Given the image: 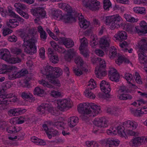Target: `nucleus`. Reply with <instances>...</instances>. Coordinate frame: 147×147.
I'll return each instance as SVG.
<instances>
[{
	"instance_id": "nucleus-19",
	"label": "nucleus",
	"mask_w": 147,
	"mask_h": 147,
	"mask_svg": "<svg viewBox=\"0 0 147 147\" xmlns=\"http://www.w3.org/2000/svg\"><path fill=\"white\" fill-rule=\"evenodd\" d=\"M78 14L80 15L79 13H71L70 15L63 16L62 15L61 19H63L64 22L65 23L72 22L74 21L75 17H78Z\"/></svg>"
},
{
	"instance_id": "nucleus-35",
	"label": "nucleus",
	"mask_w": 147,
	"mask_h": 147,
	"mask_svg": "<svg viewBox=\"0 0 147 147\" xmlns=\"http://www.w3.org/2000/svg\"><path fill=\"white\" fill-rule=\"evenodd\" d=\"M62 11L59 9L54 10L52 11V15L55 19H57L59 17L61 19L62 16Z\"/></svg>"
},
{
	"instance_id": "nucleus-20",
	"label": "nucleus",
	"mask_w": 147,
	"mask_h": 147,
	"mask_svg": "<svg viewBox=\"0 0 147 147\" xmlns=\"http://www.w3.org/2000/svg\"><path fill=\"white\" fill-rule=\"evenodd\" d=\"M11 57L9 51L7 49L0 50V58L7 61Z\"/></svg>"
},
{
	"instance_id": "nucleus-1",
	"label": "nucleus",
	"mask_w": 147,
	"mask_h": 147,
	"mask_svg": "<svg viewBox=\"0 0 147 147\" xmlns=\"http://www.w3.org/2000/svg\"><path fill=\"white\" fill-rule=\"evenodd\" d=\"M78 109L80 113H82L80 116V119H92L101 112L100 107L92 103H80Z\"/></svg>"
},
{
	"instance_id": "nucleus-42",
	"label": "nucleus",
	"mask_w": 147,
	"mask_h": 147,
	"mask_svg": "<svg viewBox=\"0 0 147 147\" xmlns=\"http://www.w3.org/2000/svg\"><path fill=\"white\" fill-rule=\"evenodd\" d=\"M124 17L126 20L128 22H134L137 21V20L129 14L125 13L124 15Z\"/></svg>"
},
{
	"instance_id": "nucleus-18",
	"label": "nucleus",
	"mask_w": 147,
	"mask_h": 147,
	"mask_svg": "<svg viewBox=\"0 0 147 147\" xmlns=\"http://www.w3.org/2000/svg\"><path fill=\"white\" fill-rule=\"evenodd\" d=\"M120 143V141L116 138L108 139L106 142V147H117Z\"/></svg>"
},
{
	"instance_id": "nucleus-43",
	"label": "nucleus",
	"mask_w": 147,
	"mask_h": 147,
	"mask_svg": "<svg viewBox=\"0 0 147 147\" xmlns=\"http://www.w3.org/2000/svg\"><path fill=\"white\" fill-rule=\"evenodd\" d=\"M117 54L116 49L114 46H112L110 48L109 56L110 58L113 59Z\"/></svg>"
},
{
	"instance_id": "nucleus-6",
	"label": "nucleus",
	"mask_w": 147,
	"mask_h": 147,
	"mask_svg": "<svg viewBox=\"0 0 147 147\" xmlns=\"http://www.w3.org/2000/svg\"><path fill=\"white\" fill-rule=\"evenodd\" d=\"M122 21L121 18L118 14L106 17L105 20L106 24L110 26L112 29L118 28Z\"/></svg>"
},
{
	"instance_id": "nucleus-56",
	"label": "nucleus",
	"mask_w": 147,
	"mask_h": 147,
	"mask_svg": "<svg viewBox=\"0 0 147 147\" xmlns=\"http://www.w3.org/2000/svg\"><path fill=\"white\" fill-rule=\"evenodd\" d=\"M68 125L71 128L76 126L78 123V120H68Z\"/></svg>"
},
{
	"instance_id": "nucleus-30",
	"label": "nucleus",
	"mask_w": 147,
	"mask_h": 147,
	"mask_svg": "<svg viewBox=\"0 0 147 147\" xmlns=\"http://www.w3.org/2000/svg\"><path fill=\"white\" fill-rule=\"evenodd\" d=\"M129 43H127L125 41H124L120 43L119 44V46L121 49V50L124 52H126L127 51L129 53H131L132 51L133 50L132 49H130V50H128V47Z\"/></svg>"
},
{
	"instance_id": "nucleus-49",
	"label": "nucleus",
	"mask_w": 147,
	"mask_h": 147,
	"mask_svg": "<svg viewBox=\"0 0 147 147\" xmlns=\"http://www.w3.org/2000/svg\"><path fill=\"white\" fill-rule=\"evenodd\" d=\"M75 54V52L72 49L69 50L68 53L66 55L65 57V58L66 59L67 58H68L67 60L70 61L71 59L73 58L74 55Z\"/></svg>"
},
{
	"instance_id": "nucleus-17",
	"label": "nucleus",
	"mask_w": 147,
	"mask_h": 147,
	"mask_svg": "<svg viewBox=\"0 0 147 147\" xmlns=\"http://www.w3.org/2000/svg\"><path fill=\"white\" fill-rule=\"evenodd\" d=\"M100 86L101 90L106 94H107V96H109V94L111 90L109 83L105 80H102L100 84Z\"/></svg>"
},
{
	"instance_id": "nucleus-24",
	"label": "nucleus",
	"mask_w": 147,
	"mask_h": 147,
	"mask_svg": "<svg viewBox=\"0 0 147 147\" xmlns=\"http://www.w3.org/2000/svg\"><path fill=\"white\" fill-rule=\"evenodd\" d=\"M60 39L63 44L67 48H69L71 47L74 45V42L70 38L63 37L61 38Z\"/></svg>"
},
{
	"instance_id": "nucleus-28",
	"label": "nucleus",
	"mask_w": 147,
	"mask_h": 147,
	"mask_svg": "<svg viewBox=\"0 0 147 147\" xmlns=\"http://www.w3.org/2000/svg\"><path fill=\"white\" fill-rule=\"evenodd\" d=\"M14 7L15 8L16 10L18 13L19 11H22L25 10L27 8L26 5L18 2L15 3Z\"/></svg>"
},
{
	"instance_id": "nucleus-53",
	"label": "nucleus",
	"mask_w": 147,
	"mask_h": 147,
	"mask_svg": "<svg viewBox=\"0 0 147 147\" xmlns=\"http://www.w3.org/2000/svg\"><path fill=\"white\" fill-rule=\"evenodd\" d=\"M50 61L54 64L57 63L59 61L57 56V55H53L49 56Z\"/></svg>"
},
{
	"instance_id": "nucleus-54",
	"label": "nucleus",
	"mask_w": 147,
	"mask_h": 147,
	"mask_svg": "<svg viewBox=\"0 0 147 147\" xmlns=\"http://www.w3.org/2000/svg\"><path fill=\"white\" fill-rule=\"evenodd\" d=\"M75 63L78 65L82 66L84 63V61L80 56H78L76 57L75 60Z\"/></svg>"
},
{
	"instance_id": "nucleus-16",
	"label": "nucleus",
	"mask_w": 147,
	"mask_h": 147,
	"mask_svg": "<svg viewBox=\"0 0 147 147\" xmlns=\"http://www.w3.org/2000/svg\"><path fill=\"white\" fill-rule=\"evenodd\" d=\"M109 74V78L111 80L116 82L119 81L120 78L119 75L114 68L110 69Z\"/></svg>"
},
{
	"instance_id": "nucleus-40",
	"label": "nucleus",
	"mask_w": 147,
	"mask_h": 147,
	"mask_svg": "<svg viewBox=\"0 0 147 147\" xmlns=\"http://www.w3.org/2000/svg\"><path fill=\"white\" fill-rule=\"evenodd\" d=\"M92 88H88L84 92L85 96L90 98L94 99L95 97V95L91 91Z\"/></svg>"
},
{
	"instance_id": "nucleus-41",
	"label": "nucleus",
	"mask_w": 147,
	"mask_h": 147,
	"mask_svg": "<svg viewBox=\"0 0 147 147\" xmlns=\"http://www.w3.org/2000/svg\"><path fill=\"white\" fill-rule=\"evenodd\" d=\"M130 112L134 115L138 117L142 116L143 114L141 109L138 110L133 108L130 109Z\"/></svg>"
},
{
	"instance_id": "nucleus-58",
	"label": "nucleus",
	"mask_w": 147,
	"mask_h": 147,
	"mask_svg": "<svg viewBox=\"0 0 147 147\" xmlns=\"http://www.w3.org/2000/svg\"><path fill=\"white\" fill-rule=\"evenodd\" d=\"M134 78H135V80L138 84H141L142 83V82L141 79V77L139 74L138 73L136 72L134 76Z\"/></svg>"
},
{
	"instance_id": "nucleus-32",
	"label": "nucleus",
	"mask_w": 147,
	"mask_h": 147,
	"mask_svg": "<svg viewBox=\"0 0 147 147\" xmlns=\"http://www.w3.org/2000/svg\"><path fill=\"white\" fill-rule=\"evenodd\" d=\"M8 98H5L3 100H2L0 102V110H3L7 108L8 105L10 102Z\"/></svg>"
},
{
	"instance_id": "nucleus-63",
	"label": "nucleus",
	"mask_w": 147,
	"mask_h": 147,
	"mask_svg": "<svg viewBox=\"0 0 147 147\" xmlns=\"http://www.w3.org/2000/svg\"><path fill=\"white\" fill-rule=\"evenodd\" d=\"M8 11L9 13V15L11 17L15 18H16L18 17V15L16 14L13 11L10 9H8Z\"/></svg>"
},
{
	"instance_id": "nucleus-45",
	"label": "nucleus",
	"mask_w": 147,
	"mask_h": 147,
	"mask_svg": "<svg viewBox=\"0 0 147 147\" xmlns=\"http://www.w3.org/2000/svg\"><path fill=\"white\" fill-rule=\"evenodd\" d=\"M125 79H126L127 82L130 84L132 86L134 87V88H136V87L135 85L134 84H132L131 82V81L133 78L132 75L129 73H125Z\"/></svg>"
},
{
	"instance_id": "nucleus-23",
	"label": "nucleus",
	"mask_w": 147,
	"mask_h": 147,
	"mask_svg": "<svg viewBox=\"0 0 147 147\" xmlns=\"http://www.w3.org/2000/svg\"><path fill=\"white\" fill-rule=\"evenodd\" d=\"M114 37L117 40H119L120 41V43H121L123 41H125L123 40H125L127 38L126 33L124 31H119L117 34L115 35ZM120 43H119L120 44Z\"/></svg>"
},
{
	"instance_id": "nucleus-15",
	"label": "nucleus",
	"mask_w": 147,
	"mask_h": 147,
	"mask_svg": "<svg viewBox=\"0 0 147 147\" xmlns=\"http://www.w3.org/2000/svg\"><path fill=\"white\" fill-rule=\"evenodd\" d=\"M58 108L61 111H63L67 107H69L70 101L66 99L58 100L57 101Z\"/></svg>"
},
{
	"instance_id": "nucleus-50",
	"label": "nucleus",
	"mask_w": 147,
	"mask_h": 147,
	"mask_svg": "<svg viewBox=\"0 0 147 147\" xmlns=\"http://www.w3.org/2000/svg\"><path fill=\"white\" fill-rule=\"evenodd\" d=\"M21 96L24 99H26L32 98L33 95L29 92H24L22 93Z\"/></svg>"
},
{
	"instance_id": "nucleus-21",
	"label": "nucleus",
	"mask_w": 147,
	"mask_h": 147,
	"mask_svg": "<svg viewBox=\"0 0 147 147\" xmlns=\"http://www.w3.org/2000/svg\"><path fill=\"white\" fill-rule=\"evenodd\" d=\"M78 18L79 24L80 28L83 29L86 28L89 25V22L84 19L81 13H80L79 16L78 14Z\"/></svg>"
},
{
	"instance_id": "nucleus-46",
	"label": "nucleus",
	"mask_w": 147,
	"mask_h": 147,
	"mask_svg": "<svg viewBox=\"0 0 147 147\" xmlns=\"http://www.w3.org/2000/svg\"><path fill=\"white\" fill-rule=\"evenodd\" d=\"M44 92V90L39 87L35 88L34 91V94L35 95L41 96Z\"/></svg>"
},
{
	"instance_id": "nucleus-51",
	"label": "nucleus",
	"mask_w": 147,
	"mask_h": 147,
	"mask_svg": "<svg viewBox=\"0 0 147 147\" xmlns=\"http://www.w3.org/2000/svg\"><path fill=\"white\" fill-rule=\"evenodd\" d=\"M118 97L120 99L122 100L131 99L132 98V96L128 94H122Z\"/></svg>"
},
{
	"instance_id": "nucleus-59",
	"label": "nucleus",
	"mask_w": 147,
	"mask_h": 147,
	"mask_svg": "<svg viewBox=\"0 0 147 147\" xmlns=\"http://www.w3.org/2000/svg\"><path fill=\"white\" fill-rule=\"evenodd\" d=\"M73 71L75 75L77 76H80L82 74L81 70L78 67H74Z\"/></svg>"
},
{
	"instance_id": "nucleus-5",
	"label": "nucleus",
	"mask_w": 147,
	"mask_h": 147,
	"mask_svg": "<svg viewBox=\"0 0 147 147\" xmlns=\"http://www.w3.org/2000/svg\"><path fill=\"white\" fill-rule=\"evenodd\" d=\"M91 61L94 64L98 62L99 63V66L96 67L95 70L96 77L101 79L105 76L107 72L105 69L106 65L105 61L99 57H94L91 59Z\"/></svg>"
},
{
	"instance_id": "nucleus-13",
	"label": "nucleus",
	"mask_w": 147,
	"mask_h": 147,
	"mask_svg": "<svg viewBox=\"0 0 147 147\" xmlns=\"http://www.w3.org/2000/svg\"><path fill=\"white\" fill-rule=\"evenodd\" d=\"M31 13L37 17H44L46 15V12L43 8L38 7L31 9Z\"/></svg>"
},
{
	"instance_id": "nucleus-62",
	"label": "nucleus",
	"mask_w": 147,
	"mask_h": 147,
	"mask_svg": "<svg viewBox=\"0 0 147 147\" xmlns=\"http://www.w3.org/2000/svg\"><path fill=\"white\" fill-rule=\"evenodd\" d=\"M24 122V120H10V123L14 125L22 124Z\"/></svg>"
},
{
	"instance_id": "nucleus-7",
	"label": "nucleus",
	"mask_w": 147,
	"mask_h": 147,
	"mask_svg": "<svg viewBox=\"0 0 147 147\" xmlns=\"http://www.w3.org/2000/svg\"><path fill=\"white\" fill-rule=\"evenodd\" d=\"M147 142V137H138L132 139L129 142L130 146L132 147H139Z\"/></svg>"
},
{
	"instance_id": "nucleus-60",
	"label": "nucleus",
	"mask_w": 147,
	"mask_h": 147,
	"mask_svg": "<svg viewBox=\"0 0 147 147\" xmlns=\"http://www.w3.org/2000/svg\"><path fill=\"white\" fill-rule=\"evenodd\" d=\"M46 31L47 33L49 34V35L53 38L56 41H57L59 40L58 38L48 28H47Z\"/></svg>"
},
{
	"instance_id": "nucleus-33",
	"label": "nucleus",
	"mask_w": 147,
	"mask_h": 147,
	"mask_svg": "<svg viewBox=\"0 0 147 147\" xmlns=\"http://www.w3.org/2000/svg\"><path fill=\"white\" fill-rule=\"evenodd\" d=\"M38 31L40 33V38L42 40L44 41L47 38V34L41 26H38L37 28Z\"/></svg>"
},
{
	"instance_id": "nucleus-22",
	"label": "nucleus",
	"mask_w": 147,
	"mask_h": 147,
	"mask_svg": "<svg viewBox=\"0 0 147 147\" xmlns=\"http://www.w3.org/2000/svg\"><path fill=\"white\" fill-rule=\"evenodd\" d=\"M110 38L109 37H103L99 41L100 47L103 49H107L109 46Z\"/></svg>"
},
{
	"instance_id": "nucleus-10",
	"label": "nucleus",
	"mask_w": 147,
	"mask_h": 147,
	"mask_svg": "<svg viewBox=\"0 0 147 147\" xmlns=\"http://www.w3.org/2000/svg\"><path fill=\"white\" fill-rule=\"evenodd\" d=\"M146 43H143V45L140 46L139 51L140 53L139 54V61L141 63L145 64L147 63V56L144 53V51L147 50Z\"/></svg>"
},
{
	"instance_id": "nucleus-38",
	"label": "nucleus",
	"mask_w": 147,
	"mask_h": 147,
	"mask_svg": "<svg viewBox=\"0 0 147 147\" xmlns=\"http://www.w3.org/2000/svg\"><path fill=\"white\" fill-rule=\"evenodd\" d=\"M58 7L60 8L63 9L67 12H70L71 10V7L67 4L64 3H60L59 4Z\"/></svg>"
},
{
	"instance_id": "nucleus-2",
	"label": "nucleus",
	"mask_w": 147,
	"mask_h": 147,
	"mask_svg": "<svg viewBox=\"0 0 147 147\" xmlns=\"http://www.w3.org/2000/svg\"><path fill=\"white\" fill-rule=\"evenodd\" d=\"M20 36L23 39L24 43L20 46V47L24 49V52L30 55L36 53V47L35 43L37 42V38L33 37L30 39L28 34L25 32L21 33Z\"/></svg>"
},
{
	"instance_id": "nucleus-44",
	"label": "nucleus",
	"mask_w": 147,
	"mask_h": 147,
	"mask_svg": "<svg viewBox=\"0 0 147 147\" xmlns=\"http://www.w3.org/2000/svg\"><path fill=\"white\" fill-rule=\"evenodd\" d=\"M134 11L136 13L144 14L146 13L145 8L144 7H134L133 8Z\"/></svg>"
},
{
	"instance_id": "nucleus-47",
	"label": "nucleus",
	"mask_w": 147,
	"mask_h": 147,
	"mask_svg": "<svg viewBox=\"0 0 147 147\" xmlns=\"http://www.w3.org/2000/svg\"><path fill=\"white\" fill-rule=\"evenodd\" d=\"M7 61L11 64H15L20 62L21 61V60L18 57L11 58L10 57Z\"/></svg>"
},
{
	"instance_id": "nucleus-55",
	"label": "nucleus",
	"mask_w": 147,
	"mask_h": 147,
	"mask_svg": "<svg viewBox=\"0 0 147 147\" xmlns=\"http://www.w3.org/2000/svg\"><path fill=\"white\" fill-rule=\"evenodd\" d=\"M88 86L89 87L88 88L93 89L96 87V84L93 79H91L88 83Z\"/></svg>"
},
{
	"instance_id": "nucleus-34",
	"label": "nucleus",
	"mask_w": 147,
	"mask_h": 147,
	"mask_svg": "<svg viewBox=\"0 0 147 147\" xmlns=\"http://www.w3.org/2000/svg\"><path fill=\"white\" fill-rule=\"evenodd\" d=\"M22 113V111L19 109L15 108L10 109L8 112L9 115L11 116H17Z\"/></svg>"
},
{
	"instance_id": "nucleus-26",
	"label": "nucleus",
	"mask_w": 147,
	"mask_h": 147,
	"mask_svg": "<svg viewBox=\"0 0 147 147\" xmlns=\"http://www.w3.org/2000/svg\"><path fill=\"white\" fill-rule=\"evenodd\" d=\"M123 126L119 125L116 128V130L117 133V134H118L119 136L121 137H124L125 139L127 138L126 136V134L124 131V127Z\"/></svg>"
},
{
	"instance_id": "nucleus-52",
	"label": "nucleus",
	"mask_w": 147,
	"mask_h": 147,
	"mask_svg": "<svg viewBox=\"0 0 147 147\" xmlns=\"http://www.w3.org/2000/svg\"><path fill=\"white\" fill-rule=\"evenodd\" d=\"M116 128L111 127L106 131V132L109 135H116L117 132H116Z\"/></svg>"
},
{
	"instance_id": "nucleus-4",
	"label": "nucleus",
	"mask_w": 147,
	"mask_h": 147,
	"mask_svg": "<svg viewBox=\"0 0 147 147\" xmlns=\"http://www.w3.org/2000/svg\"><path fill=\"white\" fill-rule=\"evenodd\" d=\"M53 71V73L51 75L47 76V80L49 82L42 80L39 81V83L44 87L49 88H54V86L52 84L57 83L56 78L61 76L63 74V71L61 68L59 67H54Z\"/></svg>"
},
{
	"instance_id": "nucleus-9",
	"label": "nucleus",
	"mask_w": 147,
	"mask_h": 147,
	"mask_svg": "<svg viewBox=\"0 0 147 147\" xmlns=\"http://www.w3.org/2000/svg\"><path fill=\"white\" fill-rule=\"evenodd\" d=\"M81 43V45L79 48V49L81 53L86 58L89 57V51L88 50L85 49V47L88 45V42L87 39L85 38L80 39Z\"/></svg>"
},
{
	"instance_id": "nucleus-27",
	"label": "nucleus",
	"mask_w": 147,
	"mask_h": 147,
	"mask_svg": "<svg viewBox=\"0 0 147 147\" xmlns=\"http://www.w3.org/2000/svg\"><path fill=\"white\" fill-rule=\"evenodd\" d=\"M54 67L48 65L44 67V70L42 71V74L46 76V78L47 79V75H51L53 73V71Z\"/></svg>"
},
{
	"instance_id": "nucleus-29",
	"label": "nucleus",
	"mask_w": 147,
	"mask_h": 147,
	"mask_svg": "<svg viewBox=\"0 0 147 147\" xmlns=\"http://www.w3.org/2000/svg\"><path fill=\"white\" fill-rule=\"evenodd\" d=\"M48 125L49 124L50 125L54 126L57 128H59L62 127L64 129H65V126L66 125L65 124L61 122H59L57 121L54 122H52V121H48Z\"/></svg>"
},
{
	"instance_id": "nucleus-36",
	"label": "nucleus",
	"mask_w": 147,
	"mask_h": 147,
	"mask_svg": "<svg viewBox=\"0 0 147 147\" xmlns=\"http://www.w3.org/2000/svg\"><path fill=\"white\" fill-rule=\"evenodd\" d=\"M19 25V23L16 20L14 19H10L7 22V25L9 27L15 28Z\"/></svg>"
},
{
	"instance_id": "nucleus-61",
	"label": "nucleus",
	"mask_w": 147,
	"mask_h": 147,
	"mask_svg": "<svg viewBox=\"0 0 147 147\" xmlns=\"http://www.w3.org/2000/svg\"><path fill=\"white\" fill-rule=\"evenodd\" d=\"M124 60V57L121 55H119L118 58L116 60L115 62L116 63L120 65Z\"/></svg>"
},
{
	"instance_id": "nucleus-11",
	"label": "nucleus",
	"mask_w": 147,
	"mask_h": 147,
	"mask_svg": "<svg viewBox=\"0 0 147 147\" xmlns=\"http://www.w3.org/2000/svg\"><path fill=\"white\" fill-rule=\"evenodd\" d=\"M115 122L114 120H94L93 121L95 126L100 127H106L109 125H114Z\"/></svg>"
},
{
	"instance_id": "nucleus-39",
	"label": "nucleus",
	"mask_w": 147,
	"mask_h": 147,
	"mask_svg": "<svg viewBox=\"0 0 147 147\" xmlns=\"http://www.w3.org/2000/svg\"><path fill=\"white\" fill-rule=\"evenodd\" d=\"M91 38V39L90 40V45L92 47L95 48L98 44V40L96 36H92Z\"/></svg>"
},
{
	"instance_id": "nucleus-57",
	"label": "nucleus",
	"mask_w": 147,
	"mask_h": 147,
	"mask_svg": "<svg viewBox=\"0 0 147 147\" xmlns=\"http://www.w3.org/2000/svg\"><path fill=\"white\" fill-rule=\"evenodd\" d=\"M3 34L4 36H5L12 32V30L7 28H3Z\"/></svg>"
},
{
	"instance_id": "nucleus-25",
	"label": "nucleus",
	"mask_w": 147,
	"mask_h": 147,
	"mask_svg": "<svg viewBox=\"0 0 147 147\" xmlns=\"http://www.w3.org/2000/svg\"><path fill=\"white\" fill-rule=\"evenodd\" d=\"M123 125L126 127L132 128L133 129L136 128L138 125L137 122L133 120H130L124 122L123 123Z\"/></svg>"
},
{
	"instance_id": "nucleus-48",
	"label": "nucleus",
	"mask_w": 147,
	"mask_h": 147,
	"mask_svg": "<svg viewBox=\"0 0 147 147\" xmlns=\"http://www.w3.org/2000/svg\"><path fill=\"white\" fill-rule=\"evenodd\" d=\"M103 4V7L104 9L107 11H108L111 5V4L109 0H104Z\"/></svg>"
},
{
	"instance_id": "nucleus-31",
	"label": "nucleus",
	"mask_w": 147,
	"mask_h": 147,
	"mask_svg": "<svg viewBox=\"0 0 147 147\" xmlns=\"http://www.w3.org/2000/svg\"><path fill=\"white\" fill-rule=\"evenodd\" d=\"M31 140L32 142L37 145H45L46 144V143L45 141L39 139L35 136L32 137L31 138Z\"/></svg>"
},
{
	"instance_id": "nucleus-14",
	"label": "nucleus",
	"mask_w": 147,
	"mask_h": 147,
	"mask_svg": "<svg viewBox=\"0 0 147 147\" xmlns=\"http://www.w3.org/2000/svg\"><path fill=\"white\" fill-rule=\"evenodd\" d=\"M140 26L135 27L136 32L140 35H142L147 33V24L144 21L141 22Z\"/></svg>"
},
{
	"instance_id": "nucleus-64",
	"label": "nucleus",
	"mask_w": 147,
	"mask_h": 147,
	"mask_svg": "<svg viewBox=\"0 0 147 147\" xmlns=\"http://www.w3.org/2000/svg\"><path fill=\"white\" fill-rule=\"evenodd\" d=\"M17 37L14 35L9 36L8 38V40L11 42H15L17 40Z\"/></svg>"
},
{
	"instance_id": "nucleus-8",
	"label": "nucleus",
	"mask_w": 147,
	"mask_h": 147,
	"mask_svg": "<svg viewBox=\"0 0 147 147\" xmlns=\"http://www.w3.org/2000/svg\"><path fill=\"white\" fill-rule=\"evenodd\" d=\"M84 6L92 11L98 10L100 3L96 0H84L83 2Z\"/></svg>"
},
{
	"instance_id": "nucleus-37",
	"label": "nucleus",
	"mask_w": 147,
	"mask_h": 147,
	"mask_svg": "<svg viewBox=\"0 0 147 147\" xmlns=\"http://www.w3.org/2000/svg\"><path fill=\"white\" fill-rule=\"evenodd\" d=\"M20 130V128L14 126H11L6 128L7 131L10 134L15 133L19 131Z\"/></svg>"
},
{
	"instance_id": "nucleus-12",
	"label": "nucleus",
	"mask_w": 147,
	"mask_h": 147,
	"mask_svg": "<svg viewBox=\"0 0 147 147\" xmlns=\"http://www.w3.org/2000/svg\"><path fill=\"white\" fill-rule=\"evenodd\" d=\"M37 111L38 114L42 115L47 112L52 113L53 111V108L49 104H45L39 106L37 108Z\"/></svg>"
},
{
	"instance_id": "nucleus-3",
	"label": "nucleus",
	"mask_w": 147,
	"mask_h": 147,
	"mask_svg": "<svg viewBox=\"0 0 147 147\" xmlns=\"http://www.w3.org/2000/svg\"><path fill=\"white\" fill-rule=\"evenodd\" d=\"M10 70H12V72L8 74V76L9 78L11 80L20 78L24 76L28 73L26 69L18 70L15 66L4 65H3V67L0 69V74H5Z\"/></svg>"
}]
</instances>
